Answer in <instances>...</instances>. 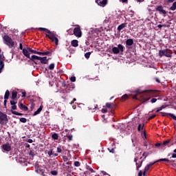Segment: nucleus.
<instances>
[{"label":"nucleus","instance_id":"1","mask_svg":"<svg viewBox=\"0 0 176 176\" xmlns=\"http://www.w3.org/2000/svg\"><path fill=\"white\" fill-rule=\"evenodd\" d=\"M160 91L159 90H147L140 96V101L144 104L146 101H149L151 97H159Z\"/></svg>","mask_w":176,"mask_h":176},{"label":"nucleus","instance_id":"2","mask_svg":"<svg viewBox=\"0 0 176 176\" xmlns=\"http://www.w3.org/2000/svg\"><path fill=\"white\" fill-rule=\"evenodd\" d=\"M3 39L5 45L8 46L10 49H16V45H17V43L13 41V39H12V38H10L8 35L4 36Z\"/></svg>","mask_w":176,"mask_h":176},{"label":"nucleus","instance_id":"3","mask_svg":"<svg viewBox=\"0 0 176 176\" xmlns=\"http://www.w3.org/2000/svg\"><path fill=\"white\" fill-rule=\"evenodd\" d=\"M17 101H15L14 100H10V104L12 105L11 107V112L12 115H16V116H23L24 115L23 113H19L15 111V109H17Z\"/></svg>","mask_w":176,"mask_h":176},{"label":"nucleus","instance_id":"4","mask_svg":"<svg viewBox=\"0 0 176 176\" xmlns=\"http://www.w3.org/2000/svg\"><path fill=\"white\" fill-rule=\"evenodd\" d=\"M112 52L113 54H119L120 52L121 53H123V52H124V46L122 44H119L118 47H113L112 48Z\"/></svg>","mask_w":176,"mask_h":176},{"label":"nucleus","instance_id":"5","mask_svg":"<svg viewBox=\"0 0 176 176\" xmlns=\"http://www.w3.org/2000/svg\"><path fill=\"white\" fill-rule=\"evenodd\" d=\"M45 36H47V38L50 39L52 41L54 42L56 46L58 45V38L56 37V34H54V33L51 32L50 34H46Z\"/></svg>","mask_w":176,"mask_h":176},{"label":"nucleus","instance_id":"6","mask_svg":"<svg viewBox=\"0 0 176 176\" xmlns=\"http://www.w3.org/2000/svg\"><path fill=\"white\" fill-rule=\"evenodd\" d=\"M158 55L160 57H163V56H165V57H171V51L168 50H161L158 52Z\"/></svg>","mask_w":176,"mask_h":176},{"label":"nucleus","instance_id":"7","mask_svg":"<svg viewBox=\"0 0 176 176\" xmlns=\"http://www.w3.org/2000/svg\"><path fill=\"white\" fill-rule=\"evenodd\" d=\"M8 116L0 111V124H6L8 123Z\"/></svg>","mask_w":176,"mask_h":176},{"label":"nucleus","instance_id":"8","mask_svg":"<svg viewBox=\"0 0 176 176\" xmlns=\"http://www.w3.org/2000/svg\"><path fill=\"white\" fill-rule=\"evenodd\" d=\"M138 160V157H135L134 159V162H135L136 164V168L138 171L140 170V167H141V166H142V163L144 162V160H142V157H140L139 162H137V161Z\"/></svg>","mask_w":176,"mask_h":176},{"label":"nucleus","instance_id":"9","mask_svg":"<svg viewBox=\"0 0 176 176\" xmlns=\"http://www.w3.org/2000/svg\"><path fill=\"white\" fill-rule=\"evenodd\" d=\"M74 34L78 38H80L82 36V30H80V27L78 26L74 29Z\"/></svg>","mask_w":176,"mask_h":176},{"label":"nucleus","instance_id":"10","mask_svg":"<svg viewBox=\"0 0 176 176\" xmlns=\"http://www.w3.org/2000/svg\"><path fill=\"white\" fill-rule=\"evenodd\" d=\"M156 12H159L160 14H167V12L163 9V6H157L155 8Z\"/></svg>","mask_w":176,"mask_h":176},{"label":"nucleus","instance_id":"11","mask_svg":"<svg viewBox=\"0 0 176 176\" xmlns=\"http://www.w3.org/2000/svg\"><path fill=\"white\" fill-rule=\"evenodd\" d=\"M1 148L5 151V152H10V151H12V146L9 143L3 144Z\"/></svg>","mask_w":176,"mask_h":176},{"label":"nucleus","instance_id":"12","mask_svg":"<svg viewBox=\"0 0 176 176\" xmlns=\"http://www.w3.org/2000/svg\"><path fill=\"white\" fill-rule=\"evenodd\" d=\"M96 3L99 6H102V8H104V6H107V4L108 3V0H96Z\"/></svg>","mask_w":176,"mask_h":176},{"label":"nucleus","instance_id":"13","mask_svg":"<svg viewBox=\"0 0 176 176\" xmlns=\"http://www.w3.org/2000/svg\"><path fill=\"white\" fill-rule=\"evenodd\" d=\"M36 173H38V174H40V175L47 176V172H46V170H45V169L37 168L36 170Z\"/></svg>","mask_w":176,"mask_h":176},{"label":"nucleus","instance_id":"14","mask_svg":"<svg viewBox=\"0 0 176 176\" xmlns=\"http://www.w3.org/2000/svg\"><path fill=\"white\" fill-rule=\"evenodd\" d=\"M134 45V40L133 38H129L126 41V47L129 49V46H133Z\"/></svg>","mask_w":176,"mask_h":176},{"label":"nucleus","instance_id":"15","mask_svg":"<svg viewBox=\"0 0 176 176\" xmlns=\"http://www.w3.org/2000/svg\"><path fill=\"white\" fill-rule=\"evenodd\" d=\"M41 64H47L49 63V59H47V56H44V57H41L38 60Z\"/></svg>","mask_w":176,"mask_h":176},{"label":"nucleus","instance_id":"16","mask_svg":"<svg viewBox=\"0 0 176 176\" xmlns=\"http://www.w3.org/2000/svg\"><path fill=\"white\" fill-rule=\"evenodd\" d=\"M127 27L126 23H121L120 25L118 26L117 30L119 32H121L122 30H124V28H126Z\"/></svg>","mask_w":176,"mask_h":176},{"label":"nucleus","instance_id":"17","mask_svg":"<svg viewBox=\"0 0 176 176\" xmlns=\"http://www.w3.org/2000/svg\"><path fill=\"white\" fill-rule=\"evenodd\" d=\"M18 106L20 109H22V111H28V107L21 102H19Z\"/></svg>","mask_w":176,"mask_h":176},{"label":"nucleus","instance_id":"18","mask_svg":"<svg viewBox=\"0 0 176 176\" xmlns=\"http://www.w3.org/2000/svg\"><path fill=\"white\" fill-rule=\"evenodd\" d=\"M22 53L23 56H25L28 58H30V52H28V49L24 48L22 51Z\"/></svg>","mask_w":176,"mask_h":176},{"label":"nucleus","instance_id":"19","mask_svg":"<svg viewBox=\"0 0 176 176\" xmlns=\"http://www.w3.org/2000/svg\"><path fill=\"white\" fill-rule=\"evenodd\" d=\"M42 109H43V105H41L40 107L34 113L33 116H36V115H39L41 112H42Z\"/></svg>","mask_w":176,"mask_h":176},{"label":"nucleus","instance_id":"20","mask_svg":"<svg viewBox=\"0 0 176 176\" xmlns=\"http://www.w3.org/2000/svg\"><path fill=\"white\" fill-rule=\"evenodd\" d=\"M160 162H167L168 163H173V162H174L173 160H170L167 158H162V159H160L157 161V163H159Z\"/></svg>","mask_w":176,"mask_h":176},{"label":"nucleus","instance_id":"21","mask_svg":"<svg viewBox=\"0 0 176 176\" xmlns=\"http://www.w3.org/2000/svg\"><path fill=\"white\" fill-rule=\"evenodd\" d=\"M79 41H78V40H73L72 41V46H73V47H78V46H79Z\"/></svg>","mask_w":176,"mask_h":176},{"label":"nucleus","instance_id":"22","mask_svg":"<svg viewBox=\"0 0 176 176\" xmlns=\"http://www.w3.org/2000/svg\"><path fill=\"white\" fill-rule=\"evenodd\" d=\"M40 57H41V56H36V55H32V56H31V58H30V60H31L32 61H33V63H35V61H36V60H39Z\"/></svg>","mask_w":176,"mask_h":176},{"label":"nucleus","instance_id":"23","mask_svg":"<svg viewBox=\"0 0 176 176\" xmlns=\"http://www.w3.org/2000/svg\"><path fill=\"white\" fill-rule=\"evenodd\" d=\"M38 31H45V32H47V34H49V35H50L52 32L50 30L45 28H39Z\"/></svg>","mask_w":176,"mask_h":176},{"label":"nucleus","instance_id":"24","mask_svg":"<svg viewBox=\"0 0 176 176\" xmlns=\"http://www.w3.org/2000/svg\"><path fill=\"white\" fill-rule=\"evenodd\" d=\"M11 98H12V100H16L17 98V91H12Z\"/></svg>","mask_w":176,"mask_h":176},{"label":"nucleus","instance_id":"25","mask_svg":"<svg viewBox=\"0 0 176 176\" xmlns=\"http://www.w3.org/2000/svg\"><path fill=\"white\" fill-rule=\"evenodd\" d=\"M10 96V92L9 90H6L4 95V100H9V96Z\"/></svg>","mask_w":176,"mask_h":176},{"label":"nucleus","instance_id":"26","mask_svg":"<svg viewBox=\"0 0 176 176\" xmlns=\"http://www.w3.org/2000/svg\"><path fill=\"white\" fill-rule=\"evenodd\" d=\"M5 68V63L3 60L0 59V72H2V69Z\"/></svg>","mask_w":176,"mask_h":176},{"label":"nucleus","instance_id":"27","mask_svg":"<svg viewBox=\"0 0 176 176\" xmlns=\"http://www.w3.org/2000/svg\"><path fill=\"white\" fill-rule=\"evenodd\" d=\"M168 144H170V140L164 141L163 143H162V145L164 146H171V145H170Z\"/></svg>","mask_w":176,"mask_h":176},{"label":"nucleus","instance_id":"28","mask_svg":"<svg viewBox=\"0 0 176 176\" xmlns=\"http://www.w3.org/2000/svg\"><path fill=\"white\" fill-rule=\"evenodd\" d=\"M49 53L47 52H38L37 54H38L39 56H49Z\"/></svg>","mask_w":176,"mask_h":176},{"label":"nucleus","instance_id":"29","mask_svg":"<svg viewBox=\"0 0 176 176\" xmlns=\"http://www.w3.org/2000/svg\"><path fill=\"white\" fill-rule=\"evenodd\" d=\"M144 126L145 124H143V125L142 124H139L138 126V131H141V130H143Z\"/></svg>","mask_w":176,"mask_h":176},{"label":"nucleus","instance_id":"30","mask_svg":"<svg viewBox=\"0 0 176 176\" xmlns=\"http://www.w3.org/2000/svg\"><path fill=\"white\" fill-rule=\"evenodd\" d=\"M129 98V95L124 94L121 97V101H126Z\"/></svg>","mask_w":176,"mask_h":176},{"label":"nucleus","instance_id":"31","mask_svg":"<svg viewBox=\"0 0 176 176\" xmlns=\"http://www.w3.org/2000/svg\"><path fill=\"white\" fill-rule=\"evenodd\" d=\"M86 168L87 170H89V171H90L91 173H96V170H94V169H93L91 167H90V166L87 165L86 166Z\"/></svg>","mask_w":176,"mask_h":176},{"label":"nucleus","instance_id":"32","mask_svg":"<svg viewBox=\"0 0 176 176\" xmlns=\"http://www.w3.org/2000/svg\"><path fill=\"white\" fill-rule=\"evenodd\" d=\"M169 9H170V10H176V1H175V2L173 3L172 6L170 7Z\"/></svg>","mask_w":176,"mask_h":176},{"label":"nucleus","instance_id":"33","mask_svg":"<svg viewBox=\"0 0 176 176\" xmlns=\"http://www.w3.org/2000/svg\"><path fill=\"white\" fill-rule=\"evenodd\" d=\"M52 138L53 140H58V134L54 133V134L52 135Z\"/></svg>","mask_w":176,"mask_h":176},{"label":"nucleus","instance_id":"34","mask_svg":"<svg viewBox=\"0 0 176 176\" xmlns=\"http://www.w3.org/2000/svg\"><path fill=\"white\" fill-rule=\"evenodd\" d=\"M28 52H30V53H33L34 54H38V52L36 50H34L30 47H28Z\"/></svg>","mask_w":176,"mask_h":176},{"label":"nucleus","instance_id":"35","mask_svg":"<svg viewBox=\"0 0 176 176\" xmlns=\"http://www.w3.org/2000/svg\"><path fill=\"white\" fill-rule=\"evenodd\" d=\"M19 120L21 122V123H27V118H21Z\"/></svg>","mask_w":176,"mask_h":176},{"label":"nucleus","instance_id":"36","mask_svg":"<svg viewBox=\"0 0 176 176\" xmlns=\"http://www.w3.org/2000/svg\"><path fill=\"white\" fill-rule=\"evenodd\" d=\"M74 166L76 167H80V162H79L78 161L74 162Z\"/></svg>","mask_w":176,"mask_h":176},{"label":"nucleus","instance_id":"37","mask_svg":"<svg viewBox=\"0 0 176 176\" xmlns=\"http://www.w3.org/2000/svg\"><path fill=\"white\" fill-rule=\"evenodd\" d=\"M49 69H50V70L54 69V63H51V64L49 65Z\"/></svg>","mask_w":176,"mask_h":176},{"label":"nucleus","instance_id":"38","mask_svg":"<svg viewBox=\"0 0 176 176\" xmlns=\"http://www.w3.org/2000/svg\"><path fill=\"white\" fill-rule=\"evenodd\" d=\"M90 54H91V52H87V53L85 54V58H90Z\"/></svg>","mask_w":176,"mask_h":176},{"label":"nucleus","instance_id":"39","mask_svg":"<svg viewBox=\"0 0 176 176\" xmlns=\"http://www.w3.org/2000/svg\"><path fill=\"white\" fill-rule=\"evenodd\" d=\"M52 175H57L58 174V171L57 170H52L51 171Z\"/></svg>","mask_w":176,"mask_h":176},{"label":"nucleus","instance_id":"40","mask_svg":"<svg viewBox=\"0 0 176 176\" xmlns=\"http://www.w3.org/2000/svg\"><path fill=\"white\" fill-rule=\"evenodd\" d=\"M156 101H157V99L155 98H153L151 100L150 102H151V104H155V102H156Z\"/></svg>","mask_w":176,"mask_h":176},{"label":"nucleus","instance_id":"41","mask_svg":"<svg viewBox=\"0 0 176 176\" xmlns=\"http://www.w3.org/2000/svg\"><path fill=\"white\" fill-rule=\"evenodd\" d=\"M29 155L30 156H32V157H34V156H35V152H34V151H30Z\"/></svg>","mask_w":176,"mask_h":176},{"label":"nucleus","instance_id":"42","mask_svg":"<svg viewBox=\"0 0 176 176\" xmlns=\"http://www.w3.org/2000/svg\"><path fill=\"white\" fill-rule=\"evenodd\" d=\"M108 151H109L110 153H115V148H108Z\"/></svg>","mask_w":176,"mask_h":176},{"label":"nucleus","instance_id":"43","mask_svg":"<svg viewBox=\"0 0 176 176\" xmlns=\"http://www.w3.org/2000/svg\"><path fill=\"white\" fill-rule=\"evenodd\" d=\"M57 152L58 153H61L63 152V149L61 148V146L57 147Z\"/></svg>","mask_w":176,"mask_h":176},{"label":"nucleus","instance_id":"44","mask_svg":"<svg viewBox=\"0 0 176 176\" xmlns=\"http://www.w3.org/2000/svg\"><path fill=\"white\" fill-rule=\"evenodd\" d=\"M155 118H156V114H153V116H150L148 118V120H152V119H155Z\"/></svg>","mask_w":176,"mask_h":176},{"label":"nucleus","instance_id":"45","mask_svg":"<svg viewBox=\"0 0 176 176\" xmlns=\"http://www.w3.org/2000/svg\"><path fill=\"white\" fill-rule=\"evenodd\" d=\"M70 80H71V82H76V77H75V76H72V77L70 78Z\"/></svg>","mask_w":176,"mask_h":176},{"label":"nucleus","instance_id":"46","mask_svg":"<svg viewBox=\"0 0 176 176\" xmlns=\"http://www.w3.org/2000/svg\"><path fill=\"white\" fill-rule=\"evenodd\" d=\"M165 108H167V105H162L159 109V111H162V109H164Z\"/></svg>","mask_w":176,"mask_h":176},{"label":"nucleus","instance_id":"47","mask_svg":"<svg viewBox=\"0 0 176 176\" xmlns=\"http://www.w3.org/2000/svg\"><path fill=\"white\" fill-rule=\"evenodd\" d=\"M47 155L50 157L52 156V155H53V149H50L48 152H47Z\"/></svg>","mask_w":176,"mask_h":176},{"label":"nucleus","instance_id":"48","mask_svg":"<svg viewBox=\"0 0 176 176\" xmlns=\"http://www.w3.org/2000/svg\"><path fill=\"white\" fill-rule=\"evenodd\" d=\"M63 162H68L69 160L68 159V157L63 156Z\"/></svg>","mask_w":176,"mask_h":176},{"label":"nucleus","instance_id":"49","mask_svg":"<svg viewBox=\"0 0 176 176\" xmlns=\"http://www.w3.org/2000/svg\"><path fill=\"white\" fill-rule=\"evenodd\" d=\"M67 138L69 142L72 141V138H73L72 135H68V136H67Z\"/></svg>","mask_w":176,"mask_h":176},{"label":"nucleus","instance_id":"50","mask_svg":"<svg viewBox=\"0 0 176 176\" xmlns=\"http://www.w3.org/2000/svg\"><path fill=\"white\" fill-rule=\"evenodd\" d=\"M26 142H29V144H32L34 141L32 140V139H28L26 140Z\"/></svg>","mask_w":176,"mask_h":176},{"label":"nucleus","instance_id":"51","mask_svg":"<svg viewBox=\"0 0 176 176\" xmlns=\"http://www.w3.org/2000/svg\"><path fill=\"white\" fill-rule=\"evenodd\" d=\"M111 105H112V103H108V102L106 103L107 108H111Z\"/></svg>","mask_w":176,"mask_h":176},{"label":"nucleus","instance_id":"52","mask_svg":"<svg viewBox=\"0 0 176 176\" xmlns=\"http://www.w3.org/2000/svg\"><path fill=\"white\" fill-rule=\"evenodd\" d=\"M142 156H144V157L143 158V160H145V159H146V157L148 156V153H144Z\"/></svg>","mask_w":176,"mask_h":176},{"label":"nucleus","instance_id":"53","mask_svg":"<svg viewBox=\"0 0 176 176\" xmlns=\"http://www.w3.org/2000/svg\"><path fill=\"white\" fill-rule=\"evenodd\" d=\"M62 87H67V82L65 81H63L62 83Z\"/></svg>","mask_w":176,"mask_h":176},{"label":"nucleus","instance_id":"54","mask_svg":"<svg viewBox=\"0 0 176 176\" xmlns=\"http://www.w3.org/2000/svg\"><path fill=\"white\" fill-rule=\"evenodd\" d=\"M102 113H107V112H108V109H102Z\"/></svg>","mask_w":176,"mask_h":176},{"label":"nucleus","instance_id":"55","mask_svg":"<svg viewBox=\"0 0 176 176\" xmlns=\"http://www.w3.org/2000/svg\"><path fill=\"white\" fill-rule=\"evenodd\" d=\"M5 58V56H3V54H0V60H3Z\"/></svg>","mask_w":176,"mask_h":176},{"label":"nucleus","instance_id":"56","mask_svg":"<svg viewBox=\"0 0 176 176\" xmlns=\"http://www.w3.org/2000/svg\"><path fill=\"white\" fill-rule=\"evenodd\" d=\"M149 168H148V166L146 165V166H145V168H144V171H147V172L149 171Z\"/></svg>","mask_w":176,"mask_h":176},{"label":"nucleus","instance_id":"57","mask_svg":"<svg viewBox=\"0 0 176 176\" xmlns=\"http://www.w3.org/2000/svg\"><path fill=\"white\" fill-rule=\"evenodd\" d=\"M47 52L49 53L48 56H52V54L53 53V50H50V51H47Z\"/></svg>","mask_w":176,"mask_h":176},{"label":"nucleus","instance_id":"58","mask_svg":"<svg viewBox=\"0 0 176 176\" xmlns=\"http://www.w3.org/2000/svg\"><path fill=\"white\" fill-rule=\"evenodd\" d=\"M120 1H121L122 3H127V2H129V0H120Z\"/></svg>","mask_w":176,"mask_h":176},{"label":"nucleus","instance_id":"59","mask_svg":"<svg viewBox=\"0 0 176 176\" xmlns=\"http://www.w3.org/2000/svg\"><path fill=\"white\" fill-rule=\"evenodd\" d=\"M155 82H157V83H160V80L159 78H155Z\"/></svg>","mask_w":176,"mask_h":176},{"label":"nucleus","instance_id":"60","mask_svg":"<svg viewBox=\"0 0 176 176\" xmlns=\"http://www.w3.org/2000/svg\"><path fill=\"white\" fill-rule=\"evenodd\" d=\"M19 49L21 50H23V44L22 43H20L19 44Z\"/></svg>","mask_w":176,"mask_h":176},{"label":"nucleus","instance_id":"61","mask_svg":"<svg viewBox=\"0 0 176 176\" xmlns=\"http://www.w3.org/2000/svg\"><path fill=\"white\" fill-rule=\"evenodd\" d=\"M138 176H142V170L139 171Z\"/></svg>","mask_w":176,"mask_h":176},{"label":"nucleus","instance_id":"62","mask_svg":"<svg viewBox=\"0 0 176 176\" xmlns=\"http://www.w3.org/2000/svg\"><path fill=\"white\" fill-rule=\"evenodd\" d=\"M162 146V143H156L155 144V146Z\"/></svg>","mask_w":176,"mask_h":176},{"label":"nucleus","instance_id":"63","mask_svg":"<svg viewBox=\"0 0 176 176\" xmlns=\"http://www.w3.org/2000/svg\"><path fill=\"white\" fill-rule=\"evenodd\" d=\"M133 100H138V98H137V95H134L133 96Z\"/></svg>","mask_w":176,"mask_h":176},{"label":"nucleus","instance_id":"64","mask_svg":"<svg viewBox=\"0 0 176 176\" xmlns=\"http://www.w3.org/2000/svg\"><path fill=\"white\" fill-rule=\"evenodd\" d=\"M172 157L174 159V158H176V154L175 153H173L172 155Z\"/></svg>","mask_w":176,"mask_h":176}]
</instances>
